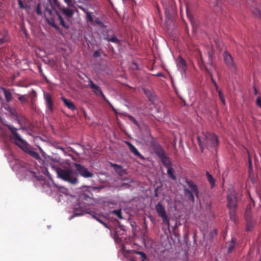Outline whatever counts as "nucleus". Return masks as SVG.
<instances>
[{
  "instance_id": "9d476101",
  "label": "nucleus",
  "mask_w": 261,
  "mask_h": 261,
  "mask_svg": "<svg viewBox=\"0 0 261 261\" xmlns=\"http://www.w3.org/2000/svg\"><path fill=\"white\" fill-rule=\"evenodd\" d=\"M223 58L224 62L229 68L230 71L234 73L237 71V66L235 63L232 56L227 51H225L223 53Z\"/></svg>"
},
{
  "instance_id": "f03ea898",
  "label": "nucleus",
  "mask_w": 261,
  "mask_h": 261,
  "mask_svg": "<svg viewBox=\"0 0 261 261\" xmlns=\"http://www.w3.org/2000/svg\"><path fill=\"white\" fill-rule=\"evenodd\" d=\"M5 125L10 132L9 138L12 143L18 146L25 152L30 154L34 159L37 160L40 159L39 154L37 152L31 149V146L18 133V128H15L11 124H5Z\"/></svg>"
},
{
  "instance_id": "7ed1b4c3",
  "label": "nucleus",
  "mask_w": 261,
  "mask_h": 261,
  "mask_svg": "<svg viewBox=\"0 0 261 261\" xmlns=\"http://www.w3.org/2000/svg\"><path fill=\"white\" fill-rule=\"evenodd\" d=\"M202 134L203 135L202 138L199 136L197 137V140L201 152L203 151L204 147L214 148L218 145V138L215 134L203 132Z\"/></svg>"
},
{
  "instance_id": "bb28decb",
  "label": "nucleus",
  "mask_w": 261,
  "mask_h": 261,
  "mask_svg": "<svg viewBox=\"0 0 261 261\" xmlns=\"http://www.w3.org/2000/svg\"><path fill=\"white\" fill-rule=\"evenodd\" d=\"M229 210V216L230 219L236 222V209H230Z\"/></svg>"
},
{
  "instance_id": "5701e85b",
  "label": "nucleus",
  "mask_w": 261,
  "mask_h": 261,
  "mask_svg": "<svg viewBox=\"0 0 261 261\" xmlns=\"http://www.w3.org/2000/svg\"><path fill=\"white\" fill-rule=\"evenodd\" d=\"M236 243V240L235 238H232L230 242L228 243V252L230 253L232 252L234 248Z\"/></svg>"
},
{
  "instance_id": "c03bdc74",
  "label": "nucleus",
  "mask_w": 261,
  "mask_h": 261,
  "mask_svg": "<svg viewBox=\"0 0 261 261\" xmlns=\"http://www.w3.org/2000/svg\"><path fill=\"white\" fill-rule=\"evenodd\" d=\"M208 61L210 63V64L212 65V55L208 53Z\"/></svg>"
},
{
  "instance_id": "f8f14e48",
  "label": "nucleus",
  "mask_w": 261,
  "mask_h": 261,
  "mask_svg": "<svg viewBox=\"0 0 261 261\" xmlns=\"http://www.w3.org/2000/svg\"><path fill=\"white\" fill-rule=\"evenodd\" d=\"M245 217L246 220V230L249 231L251 230L254 225V221L252 219L251 215V208L250 206H248L245 213Z\"/></svg>"
},
{
  "instance_id": "2eb2a0df",
  "label": "nucleus",
  "mask_w": 261,
  "mask_h": 261,
  "mask_svg": "<svg viewBox=\"0 0 261 261\" xmlns=\"http://www.w3.org/2000/svg\"><path fill=\"white\" fill-rule=\"evenodd\" d=\"M43 97L46 103V108L51 112H53L54 110V101L51 94L47 92H44Z\"/></svg>"
},
{
  "instance_id": "603ef678",
  "label": "nucleus",
  "mask_w": 261,
  "mask_h": 261,
  "mask_svg": "<svg viewBox=\"0 0 261 261\" xmlns=\"http://www.w3.org/2000/svg\"><path fill=\"white\" fill-rule=\"evenodd\" d=\"M125 185H127V184H123L122 185V186H125Z\"/></svg>"
},
{
  "instance_id": "20e7f679",
  "label": "nucleus",
  "mask_w": 261,
  "mask_h": 261,
  "mask_svg": "<svg viewBox=\"0 0 261 261\" xmlns=\"http://www.w3.org/2000/svg\"><path fill=\"white\" fill-rule=\"evenodd\" d=\"M57 173L58 176L71 185H75L79 184V180L78 177H77V174L75 171H73L72 169L66 168H57Z\"/></svg>"
},
{
  "instance_id": "ea45409f",
  "label": "nucleus",
  "mask_w": 261,
  "mask_h": 261,
  "mask_svg": "<svg viewBox=\"0 0 261 261\" xmlns=\"http://www.w3.org/2000/svg\"><path fill=\"white\" fill-rule=\"evenodd\" d=\"M127 117L129 119V120L133 122L134 124H135L136 125H138V122L134 117L130 115H128Z\"/></svg>"
},
{
  "instance_id": "9b49d317",
  "label": "nucleus",
  "mask_w": 261,
  "mask_h": 261,
  "mask_svg": "<svg viewBox=\"0 0 261 261\" xmlns=\"http://www.w3.org/2000/svg\"><path fill=\"white\" fill-rule=\"evenodd\" d=\"M227 207L229 210L236 209L238 206L237 194L234 191L230 192L227 197Z\"/></svg>"
},
{
  "instance_id": "412c9836",
  "label": "nucleus",
  "mask_w": 261,
  "mask_h": 261,
  "mask_svg": "<svg viewBox=\"0 0 261 261\" xmlns=\"http://www.w3.org/2000/svg\"><path fill=\"white\" fill-rule=\"evenodd\" d=\"M28 96L29 98L30 97V102L31 103L32 106V107H34L37 97V94L36 91L34 90H32Z\"/></svg>"
},
{
  "instance_id": "a19ab883",
  "label": "nucleus",
  "mask_w": 261,
  "mask_h": 261,
  "mask_svg": "<svg viewBox=\"0 0 261 261\" xmlns=\"http://www.w3.org/2000/svg\"><path fill=\"white\" fill-rule=\"evenodd\" d=\"M256 105L260 108H261V97H258L256 100Z\"/></svg>"
},
{
  "instance_id": "f257e3e1",
  "label": "nucleus",
  "mask_w": 261,
  "mask_h": 261,
  "mask_svg": "<svg viewBox=\"0 0 261 261\" xmlns=\"http://www.w3.org/2000/svg\"><path fill=\"white\" fill-rule=\"evenodd\" d=\"M73 0H64L68 7L58 5L57 9H54L55 15L53 14V11L48 8L44 10V16L48 23L56 30L59 29L57 25L58 23L61 26L68 29L70 28V19L73 17L74 12L69 7L73 6Z\"/></svg>"
},
{
  "instance_id": "79ce46f5",
  "label": "nucleus",
  "mask_w": 261,
  "mask_h": 261,
  "mask_svg": "<svg viewBox=\"0 0 261 261\" xmlns=\"http://www.w3.org/2000/svg\"><path fill=\"white\" fill-rule=\"evenodd\" d=\"M93 56L94 58H97L100 57V54L99 50H95L93 54Z\"/></svg>"
},
{
  "instance_id": "09e8293b",
  "label": "nucleus",
  "mask_w": 261,
  "mask_h": 261,
  "mask_svg": "<svg viewBox=\"0 0 261 261\" xmlns=\"http://www.w3.org/2000/svg\"><path fill=\"white\" fill-rule=\"evenodd\" d=\"M254 94H257V89L255 87H254Z\"/></svg>"
},
{
  "instance_id": "423d86ee",
  "label": "nucleus",
  "mask_w": 261,
  "mask_h": 261,
  "mask_svg": "<svg viewBox=\"0 0 261 261\" xmlns=\"http://www.w3.org/2000/svg\"><path fill=\"white\" fill-rule=\"evenodd\" d=\"M150 144L154 152L161 160L164 166L165 167L172 166V163L170 158L166 154L164 149L161 145L154 141H152Z\"/></svg>"
},
{
  "instance_id": "cd10ccee",
  "label": "nucleus",
  "mask_w": 261,
  "mask_h": 261,
  "mask_svg": "<svg viewBox=\"0 0 261 261\" xmlns=\"http://www.w3.org/2000/svg\"><path fill=\"white\" fill-rule=\"evenodd\" d=\"M204 69H205V71L208 73V74L211 76L212 81L213 83H214V85L215 86L216 89L218 92V91L219 90L218 89V86L217 84H216V83L214 81V80L213 79V75H212V73L211 71L206 67H204Z\"/></svg>"
},
{
  "instance_id": "de8ad7c7",
  "label": "nucleus",
  "mask_w": 261,
  "mask_h": 261,
  "mask_svg": "<svg viewBox=\"0 0 261 261\" xmlns=\"http://www.w3.org/2000/svg\"><path fill=\"white\" fill-rule=\"evenodd\" d=\"M101 224H102L103 225H104L105 226V227L109 228L108 225L103 221H102V223H101Z\"/></svg>"
},
{
  "instance_id": "1a4fd4ad",
  "label": "nucleus",
  "mask_w": 261,
  "mask_h": 261,
  "mask_svg": "<svg viewBox=\"0 0 261 261\" xmlns=\"http://www.w3.org/2000/svg\"><path fill=\"white\" fill-rule=\"evenodd\" d=\"M155 208L158 216L162 218L163 223L168 227H169V219L167 216L165 207L159 202L155 205Z\"/></svg>"
},
{
  "instance_id": "49530a36",
  "label": "nucleus",
  "mask_w": 261,
  "mask_h": 261,
  "mask_svg": "<svg viewBox=\"0 0 261 261\" xmlns=\"http://www.w3.org/2000/svg\"><path fill=\"white\" fill-rule=\"evenodd\" d=\"M133 65L135 66V68L137 69V70H138V65L136 63H133Z\"/></svg>"
},
{
  "instance_id": "e433bc0d",
  "label": "nucleus",
  "mask_w": 261,
  "mask_h": 261,
  "mask_svg": "<svg viewBox=\"0 0 261 261\" xmlns=\"http://www.w3.org/2000/svg\"><path fill=\"white\" fill-rule=\"evenodd\" d=\"M83 214V210H81L80 212H79L77 211V208L75 207V210H74V214H73V217H76V216H81Z\"/></svg>"
},
{
  "instance_id": "6ab92c4d",
  "label": "nucleus",
  "mask_w": 261,
  "mask_h": 261,
  "mask_svg": "<svg viewBox=\"0 0 261 261\" xmlns=\"http://www.w3.org/2000/svg\"><path fill=\"white\" fill-rule=\"evenodd\" d=\"M61 99L63 101V102H64V104L65 105V106L67 108H68L69 109H70L72 111L75 110V109H76L75 106H74V103L70 99H67L64 97H62L61 98Z\"/></svg>"
},
{
  "instance_id": "864d4df0",
  "label": "nucleus",
  "mask_w": 261,
  "mask_h": 261,
  "mask_svg": "<svg viewBox=\"0 0 261 261\" xmlns=\"http://www.w3.org/2000/svg\"><path fill=\"white\" fill-rule=\"evenodd\" d=\"M21 129H23V130L25 129V128H24V127H21Z\"/></svg>"
},
{
  "instance_id": "c9c22d12",
  "label": "nucleus",
  "mask_w": 261,
  "mask_h": 261,
  "mask_svg": "<svg viewBox=\"0 0 261 261\" xmlns=\"http://www.w3.org/2000/svg\"><path fill=\"white\" fill-rule=\"evenodd\" d=\"M218 94H219V97H220V99L221 102L223 103V104L224 105H225V98H224V94H223L221 90L218 91Z\"/></svg>"
},
{
  "instance_id": "4c0bfd02",
  "label": "nucleus",
  "mask_w": 261,
  "mask_h": 261,
  "mask_svg": "<svg viewBox=\"0 0 261 261\" xmlns=\"http://www.w3.org/2000/svg\"><path fill=\"white\" fill-rule=\"evenodd\" d=\"M93 22H94L95 24L99 25V26H103V23L101 20H100L98 18H96V19L94 20Z\"/></svg>"
},
{
  "instance_id": "5fc2aeb1",
  "label": "nucleus",
  "mask_w": 261,
  "mask_h": 261,
  "mask_svg": "<svg viewBox=\"0 0 261 261\" xmlns=\"http://www.w3.org/2000/svg\"><path fill=\"white\" fill-rule=\"evenodd\" d=\"M54 2L56 3L58 1L57 0H54Z\"/></svg>"
},
{
  "instance_id": "72a5a7b5",
  "label": "nucleus",
  "mask_w": 261,
  "mask_h": 261,
  "mask_svg": "<svg viewBox=\"0 0 261 261\" xmlns=\"http://www.w3.org/2000/svg\"><path fill=\"white\" fill-rule=\"evenodd\" d=\"M112 213L115 214L116 216H117L119 219H123L122 216V212L121 210H114L112 212Z\"/></svg>"
},
{
  "instance_id": "ddd939ff",
  "label": "nucleus",
  "mask_w": 261,
  "mask_h": 261,
  "mask_svg": "<svg viewBox=\"0 0 261 261\" xmlns=\"http://www.w3.org/2000/svg\"><path fill=\"white\" fill-rule=\"evenodd\" d=\"M88 82V86L92 89L94 94L97 95H100L106 101L109 103L105 95L103 94L100 87L95 84L91 79H89Z\"/></svg>"
},
{
  "instance_id": "f3484780",
  "label": "nucleus",
  "mask_w": 261,
  "mask_h": 261,
  "mask_svg": "<svg viewBox=\"0 0 261 261\" xmlns=\"http://www.w3.org/2000/svg\"><path fill=\"white\" fill-rule=\"evenodd\" d=\"M111 166L114 168L115 172L120 176L126 174V170L123 169L122 166L113 163H111Z\"/></svg>"
},
{
  "instance_id": "4d7b16f0",
  "label": "nucleus",
  "mask_w": 261,
  "mask_h": 261,
  "mask_svg": "<svg viewBox=\"0 0 261 261\" xmlns=\"http://www.w3.org/2000/svg\"><path fill=\"white\" fill-rule=\"evenodd\" d=\"M259 261H261V260H260Z\"/></svg>"
},
{
  "instance_id": "a211bd4d",
  "label": "nucleus",
  "mask_w": 261,
  "mask_h": 261,
  "mask_svg": "<svg viewBox=\"0 0 261 261\" xmlns=\"http://www.w3.org/2000/svg\"><path fill=\"white\" fill-rule=\"evenodd\" d=\"M79 8L86 14V19L87 22L90 23L93 22L94 20L92 13L88 11L87 9H85L82 6H79Z\"/></svg>"
},
{
  "instance_id": "a878e982",
  "label": "nucleus",
  "mask_w": 261,
  "mask_h": 261,
  "mask_svg": "<svg viewBox=\"0 0 261 261\" xmlns=\"http://www.w3.org/2000/svg\"><path fill=\"white\" fill-rule=\"evenodd\" d=\"M9 37L8 35V33L7 32H5L2 37H0V44H3L5 42L8 41Z\"/></svg>"
},
{
  "instance_id": "b1692460",
  "label": "nucleus",
  "mask_w": 261,
  "mask_h": 261,
  "mask_svg": "<svg viewBox=\"0 0 261 261\" xmlns=\"http://www.w3.org/2000/svg\"><path fill=\"white\" fill-rule=\"evenodd\" d=\"M82 198L85 201V203L87 202L88 204H91L93 203V199L91 196L87 195L85 193L82 195Z\"/></svg>"
},
{
  "instance_id": "7c9ffc66",
  "label": "nucleus",
  "mask_w": 261,
  "mask_h": 261,
  "mask_svg": "<svg viewBox=\"0 0 261 261\" xmlns=\"http://www.w3.org/2000/svg\"><path fill=\"white\" fill-rule=\"evenodd\" d=\"M105 39H107L109 42H112L115 43H119V39L115 35L112 36L110 38H105Z\"/></svg>"
},
{
  "instance_id": "4be33fe9",
  "label": "nucleus",
  "mask_w": 261,
  "mask_h": 261,
  "mask_svg": "<svg viewBox=\"0 0 261 261\" xmlns=\"http://www.w3.org/2000/svg\"><path fill=\"white\" fill-rule=\"evenodd\" d=\"M206 176L208 182L211 185V188H213L215 185V179L208 171L206 172Z\"/></svg>"
},
{
  "instance_id": "37998d69",
  "label": "nucleus",
  "mask_w": 261,
  "mask_h": 261,
  "mask_svg": "<svg viewBox=\"0 0 261 261\" xmlns=\"http://www.w3.org/2000/svg\"><path fill=\"white\" fill-rule=\"evenodd\" d=\"M18 4L20 8L24 9L25 8L21 0H18Z\"/></svg>"
},
{
  "instance_id": "f704fd0d",
  "label": "nucleus",
  "mask_w": 261,
  "mask_h": 261,
  "mask_svg": "<svg viewBox=\"0 0 261 261\" xmlns=\"http://www.w3.org/2000/svg\"><path fill=\"white\" fill-rule=\"evenodd\" d=\"M18 99L22 102H25L29 101V96L23 95L19 96Z\"/></svg>"
},
{
  "instance_id": "c756f323",
  "label": "nucleus",
  "mask_w": 261,
  "mask_h": 261,
  "mask_svg": "<svg viewBox=\"0 0 261 261\" xmlns=\"http://www.w3.org/2000/svg\"><path fill=\"white\" fill-rule=\"evenodd\" d=\"M133 252L134 253L140 255L141 256L142 261H144L147 258L146 254L143 252L137 250H134Z\"/></svg>"
},
{
  "instance_id": "0eeeda50",
  "label": "nucleus",
  "mask_w": 261,
  "mask_h": 261,
  "mask_svg": "<svg viewBox=\"0 0 261 261\" xmlns=\"http://www.w3.org/2000/svg\"><path fill=\"white\" fill-rule=\"evenodd\" d=\"M186 183L191 189H185L184 190V194L186 196H188L189 200L192 202H194L195 198L193 193L195 195L197 198H199V191L197 186L192 180H186Z\"/></svg>"
},
{
  "instance_id": "6e6d98bb",
  "label": "nucleus",
  "mask_w": 261,
  "mask_h": 261,
  "mask_svg": "<svg viewBox=\"0 0 261 261\" xmlns=\"http://www.w3.org/2000/svg\"><path fill=\"white\" fill-rule=\"evenodd\" d=\"M39 149H40L41 151H42V149H41L40 147H39Z\"/></svg>"
},
{
  "instance_id": "473e14b6",
  "label": "nucleus",
  "mask_w": 261,
  "mask_h": 261,
  "mask_svg": "<svg viewBox=\"0 0 261 261\" xmlns=\"http://www.w3.org/2000/svg\"><path fill=\"white\" fill-rule=\"evenodd\" d=\"M252 11L255 17L259 19H261V11L260 10L257 8H254L253 10H252Z\"/></svg>"
},
{
  "instance_id": "aec40b11",
  "label": "nucleus",
  "mask_w": 261,
  "mask_h": 261,
  "mask_svg": "<svg viewBox=\"0 0 261 261\" xmlns=\"http://www.w3.org/2000/svg\"><path fill=\"white\" fill-rule=\"evenodd\" d=\"M85 213L90 214L94 219L99 223H102V220L100 219L101 216L97 214L95 212L87 210Z\"/></svg>"
},
{
  "instance_id": "8fccbe9b",
  "label": "nucleus",
  "mask_w": 261,
  "mask_h": 261,
  "mask_svg": "<svg viewBox=\"0 0 261 261\" xmlns=\"http://www.w3.org/2000/svg\"><path fill=\"white\" fill-rule=\"evenodd\" d=\"M249 164L250 167H251V159H249Z\"/></svg>"
},
{
  "instance_id": "c85d7f7f",
  "label": "nucleus",
  "mask_w": 261,
  "mask_h": 261,
  "mask_svg": "<svg viewBox=\"0 0 261 261\" xmlns=\"http://www.w3.org/2000/svg\"><path fill=\"white\" fill-rule=\"evenodd\" d=\"M5 97L7 102H9L12 100V94L8 90H4Z\"/></svg>"
},
{
  "instance_id": "4468645a",
  "label": "nucleus",
  "mask_w": 261,
  "mask_h": 261,
  "mask_svg": "<svg viewBox=\"0 0 261 261\" xmlns=\"http://www.w3.org/2000/svg\"><path fill=\"white\" fill-rule=\"evenodd\" d=\"M177 66L182 75L184 74L186 77L187 67V64L185 60L181 56H179L177 59Z\"/></svg>"
},
{
  "instance_id": "2f4dec72",
  "label": "nucleus",
  "mask_w": 261,
  "mask_h": 261,
  "mask_svg": "<svg viewBox=\"0 0 261 261\" xmlns=\"http://www.w3.org/2000/svg\"><path fill=\"white\" fill-rule=\"evenodd\" d=\"M32 175L36 178L37 180H43V177L42 175H38V173H36L35 172H31Z\"/></svg>"
},
{
  "instance_id": "58836bf2",
  "label": "nucleus",
  "mask_w": 261,
  "mask_h": 261,
  "mask_svg": "<svg viewBox=\"0 0 261 261\" xmlns=\"http://www.w3.org/2000/svg\"><path fill=\"white\" fill-rule=\"evenodd\" d=\"M36 13L38 15H42V12L40 9V4H38L36 7Z\"/></svg>"
},
{
  "instance_id": "a18cd8bd",
  "label": "nucleus",
  "mask_w": 261,
  "mask_h": 261,
  "mask_svg": "<svg viewBox=\"0 0 261 261\" xmlns=\"http://www.w3.org/2000/svg\"><path fill=\"white\" fill-rule=\"evenodd\" d=\"M38 68H39V71L40 73L42 75H43V72L42 69H41V67L40 66H38Z\"/></svg>"
},
{
  "instance_id": "3c124183",
  "label": "nucleus",
  "mask_w": 261,
  "mask_h": 261,
  "mask_svg": "<svg viewBox=\"0 0 261 261\" xmlns=\"http://www.w3.org/2000/svg\"><path fill=\"white\" fill-rule=\"evenodd\" d=\"M58 148H59V149L62 150H64V148H63L62 147H59Z\"/></svg>"
},
{
  "instance_id": "6e6552de",
  "label": "nucleus",
  "mask_w": 261,
  "mask_h": 261,
  "mask_svg": "<svg viewBox=\"0 0 261 261\" xmlns=\"http://www.w3.org/2000/svg\"><path fill=\"white\" fill-rule=\"evenodd\" d=\"M73 166L75 169V173L77 174V177L78 175H80L85 178H92L94 177V174L89 171L84 166L78 164L74 163Z\"/></svg>"
},
{
  "instance_id": "dca6fc26",
  "label": "nucleus",
  "mask_w": 261,
  "mask_h": 261,
  "mask_svg": "<svg viewBox=\"0 0 261 261\" xmlns=\"http://www.w3.org/2000/svg\"><path fill=\"white\" fill-rule=\"evenodd\" d=\"M126 144L128 146L130 151L135 156L139 158L144 160V157L139 152L138 149L130 142L126 141Z\"/></svg>"
},
{
  "instance_id": "393cba45",
  "label": "nucleus",
  "mask_w": 261,
  "mask_h": 261,
  "mask_svg": "<svg viewBox=\"0 0 261 261\" xmlns=\"http://www.w3.org/2000/svg\"><path fill=\"white\" fill-rule=\"evenodd\" d=\"M167 168V174L169 177H170L172 179L175 180L176 179L175 176L173 174V169L172 168V166L170 167H166Z\"/></svg>"
},
{
  "instance_id": "39448f33",
  "label": "nucleus",
  "mask_w": 261,
  "mask_h": 261,
  "mask_svg": "<svg viewBox=\"0 0 261 261\" xmlns=\"http://www.w3.org/2000/svg\"><path fill=\"white\" fill-rule=\"evenodd\" d=\"M57 173L58 176L71 185H75L79 184V180L78 177H77V174L75 171H73L72 169L66 168H57Z\"/></svg>"
}]
</instances>
